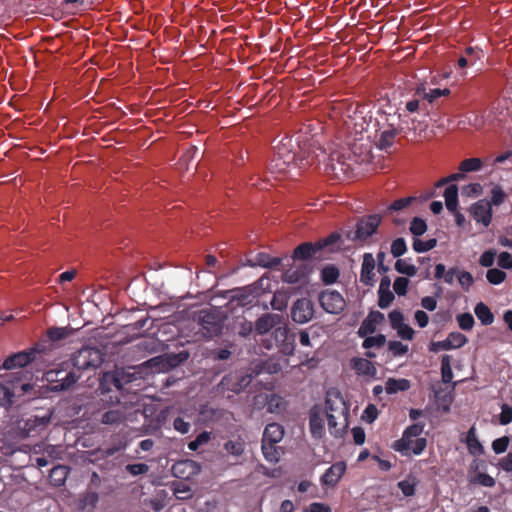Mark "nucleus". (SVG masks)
Returning a JSON list of instances; mask_svg holds the SVG:
<instances>
[{
    "label": "nucleus",
    "instance_id": "nucleus-47",
    "mask_svg": "<svg viewBox=\"0 0 512 512\" xmlns=\"http://www.w3.org/2000/svg\"><path fill=\"white\" fill-rule=\"evenodd\" d=\"M386 343V336L383 334H378L376 336L366 337L363 341V348L370 349L372 347L380 348L384 346Z\"/></svg>",
    "mask_w": 512,
    "mask_h": 512
},
{
    "label": "nucleus",
    "instance_id": "nucleus-21",
    "mask_svg": "<svg viewBox=\"0 0 512 512\" xmlns=\"http://www.w3.org/2000/svg\"><path fill=\"white\" fill-rule=\"evenodd\" d=\"M281 320L278 314L266 313L259 317L255 322V331L258 334H265L275 327Z\"/></svg>",
    "mask_w": 512,
    "mask_h": 512
},
{
    "label": "nucleus",
    "instance_id": "nucleus-35",
    "mask_svg": "<svg viewBox=\"0 0 512 512\" xmlns=\"http://www.w3.org/2000/svg\"><path fill=\"white\" fill-rule=\"evenodd\" d=\"M483 166V161L480 158H468L463 160L459 164V170L461 172H476L479 171Z\"/></svg>",
    "mask_w": 512,
    "mask_h": 512
},
{
    "label": "nucleus",
    "instance_id": "nucleus-10",
    "mask_svg": "<svg viewBox=\"0 0 512 512\" xmlns=\"http://www.w3.org/2000/svg\"><path fill=\"white\" fill-rule=\"evenodd\" d=\"M251 381L250 374L235 371L225 375L218 384V388L221 392L230 391L238 394L249 386Z\"/></svg>",
    "mask_w": 512,
    "mask_h": 512
},
{
    "label": "nucleus",
    "instance_id": "nucleus-2",
    "mask_svg": "<svg viewBox=\"0 0 512 512\" xmlns=\"http://www.w3.org/2000/svg\"><path fill=\"white\" fill-rule=\"evenodd\" d=\"M325 411L330 434L335 438L343 437L348 427L349 410L337 389L332 388L326 392Z\"/></svg>",
    "mask_w": 512,
    "mask_h": 512
},
{
    "label": "nucleus",
    "instance_id": "nucleus-56",
    "mask_svg": "<svg viewBox=\"0 0 512 512\" xmlns=\"http://www.w3.org/2000/svg\"><path fill=\"white\" fill-rule=\"evenodd\" d=\"M459 327L462 330L470 331L474 326V318L470 313H462L456 317Z\"/></svg>",
    "mask_w": 512,
    "mask_h": 512
},
{
    "label": "nucleus",
    "instance_id": "nucleus-28",
    "mask_svg": "<svg viewBox=\"0 0 512 512\" xmlns=\"http://www.w3.org/2000/svg\"><path fill=\"white\" fill-rule=\"evenodd\" d=\"M451 93L450 89L444 88H434L430 89L429 92H426L424 88L420 89L418 88L416 90V95L419 97H422L423 99L427 100L429 103H433L436 99L442 97V96H449Z\"/></svg>",
    "mask_w": 512,
    "mask_h": 512
},
{
    "label": "nucleus",
    "instance_id": "nucleus-14",
    "mask_svg": "<svg viewBox=\"0 0 512 512\" xmlns=\"http://www.w3.org/2000/svg\"><path fill=\"white\" fill-rule=\"evenodd\" d=\"M51 422V413L43 416H31L28 418L22 428L24 434L28 437L39 435L43 432Z\"/></svg>",
    "mask_w": 512,
    "mask_h": 512
},
{
    "label": "nucleus",
    "instance_id": "nucleus-12",
    "mask_svg": "<svg viewBox=\"0 0 512 512\" xmlns=\"http://www.w3.org/2000/svg\"><path fill=\"white\" fill-rule=\"evenodd\" d=\"M319 302L322 308L330 314H340L346 306L343 296L335 290L323 291L319 296Z\"/></svg>",
    "mask_w": 512,
    "mask_h": 512
},
{
    "label": "nucleus",
    "instance_id": "nucleus-63",
    "mask_svg": "<svg viewBox=\"0 0 512 512\" xmlns=\"http://www.w3.org/2000/svg\"><path fill=\"white\" fill-rule=\"evenodd\" d=\"M172 426L174 430L181 434H187L191 429V424L180 416L173 419Z\"/></svg>",
    "mask_w": 512,
    "mask_h": 512
},
{
    "label": "nucleus",
    "instance_id": "nucleus-30",
    "mask_svg": "<svg viewBox=\"0 0 512 512\" xmlns=\"http://www.w3.org/2000/svg\"><path fill=\"white\" fill-rule=\"evenodd\" d=\"M410 388V381L407 379L389 378L386 381L385 389L388 394H395L400 391H406Z\"/></svg>",
    "mask_w": 512,
    "mask_h": 512
},
{
    "label": "nucleus",
    "instance_id": "nucleus-51",
    "mask_svg": "<svg viewBox=\"0 0 512 512\" xmlns=\"http://www.w3.org/2000/svg\"><path fill=\"white\" fill-rule=\"evenodd\" d=\"M394 294L390 289L378 290V306L381 309H386L394 300Z\"/></svg>",
    "mask_w": 512,
    "mask_h": 512
},
{
    "label": "nucleus",
    "instance_id": "nucleus-8",
    "mask_svg": "<svg viewBox=\"0 0 512 512\" xmlns=\"http://www.w3.org/2000/svg\"><path fill=\"white\" fill-rule=\"evenodd\" d=\"M272 341L283 355H293L295 350V336L294 334H291L286 327H277L274 330L271 339H267L264 342L265 347L270 349L272 347L270 342Z\"/></svg>",
    "mask_w": 512,
    "mask_h": 512
},
{
    "label": "nucleus",
    "instance_id": "nucleus-44",
    "mask_svg": "<svg viewBox=\"0 0 512 512\" xmlns=\"http://www.w3.org/2000/svg\"><path fill=\"white\" fill-rule=\"evenodd\" d=\"M80 378L79 375H76L74 372H68L65 376L58 380V384L55 385L56 390H67L71 386H73L77 380Z\"/></svg>",
    "mask_w": 512,
    "mask_h": 512
},
{
    "label": "nucleus",
    "instance_id": "nucleus-23",
    "mask_svg": "<svg viewBox=\"0 0 512 512\" xmlns=\"http://www.w3.org/2000/svg\"><path fill=\"white\" fill-rule=\"evenodd\" d=\"M281 264V258L271 257L265 252L258 253L254 259L249 260L250 266H260L263 268H275Z\"/></svg>",
    "mask_w": 512,
    "mask_h": 512
},
{
    "label": "nucleus",
    "instance_id": "nucleus-15",
    "mask_svg": "<svg viewBox=\"0 0 512 512\" xmlns=\"http://www.w3.org/2000/svg\"><path fill=\"white\" fill-rule=\"evenodd\" d=\"M469 212L477 223H481L485 227L490 225L492 220V207L491 203L487 200L482 199L475 202L470 207Z\"/></svg>",
    "mask_w": 512,
    "mask_h": 512
},
{
    "label": "nucleus",
    "instance_id": "nucleus-26",
    "mask_svg": "<svg viewBox=\"0 0 512 512\" xmlns=\"http://www.w3.org/2000/svg\"><path fill=\"white\" fill-rule=\"evenodd\" d=\"M466 445L469 453L473 456H479L484 453V448L476 436V428L474 426L467 432Z\"/></svg>",
    "mask_w": 512,
    "mask_h": 512
},
{
    "label": "nucleus",
    "instance_id": "nucleus-18",
    "mask_svg": "<svg viewBox=\"0 0 512 512\" xmlns=\"http://www.w3.org/2000/svg\"><path fill=\"white\" fill-rule=\"evenodd\" d=\"M375 259L371 253L363 255V262L360 271V281L366 286H373L375 283Z\"/></svg>",
    "mask_w": 512,
    "mask_h": 512
},
{
    "label": "nucleus",
    "instance_id": "nucleus-3",
    "mask_svg": "<svg viewBox=\"0 0 512 512\" xmlns=\"http://www.w3.org/2000/svg\"><path fill=\"white\" fill-rule=\"evenodd\" d=\"M133 380L134 375L123 369L104 373L99 385L101 402L108 405L120 404V396L128 390L126 386Z\"/></svg>",
    "mask_w": 512,
    "mask_h": 512
},
{
    "label": "nucleus",
    "instance_id": "nucleus-33",
    "mask_svg": "<svg viewBox=\"0 0 512 512\" xmlns=\"http://www.w3.org/2000/svg\"><path fill=\"white\" fill-rule=\"evenodd\" d=\"M224 449L227 451L228 454L235 457H239L244 453L245 442L241 439V437H238L233 440H228L224 444Z\"/></svg>",
    "mask_w": 512,
    "mask_h": 512
},
{
    "label": "nucleus",
    "instance_id": "nucleus-38",
    "mask_svg": "<svg viewBox=\"0 0 512 512\" xmlns=\"http://www.w3.org/2000/svg\"><path fill=\"white\" fill-rule=\"evenodd\" d=\"M441 375L444 383H450L453 379V372L451 367V356L443 355L441 359Z\"/></svg>",
    "mask_w": 512,
    "mask_h": 512
},
{
    "label": "nucleus",
    "instance_id": "nucleus-55",
    "mask_svg": "<svg viewBox=\"0 0 512 512\" xmlns=\"http://www.w3.org/2000/svg\"><path fill=\"white\" fill-rule=\"evenodd\" d=\"M424 428L425 423L417 422L406 427L403 433L405 434V438L412 437L417 439L421 438L420 435L423 433Z\"/></svg>",
    "mask_w": 512,
    "mask_h": 512
},
{
    "label": "nucleus",
    "instance_id": "nucleus-27",
    "mask_svg": "<svg viewBox=\"0 0 512 512\" xmlns=\"http://www.w3.org/2000/svg\"><path fill=\"white\" fill-rule=\"evenodd\" d=\"M445 205L450 212H456L458 207V187L449 185L444 191Z\"/></svg>",
    "mask_w": 512,
    "mask_h": 512
},
{
    "label": "nucleus",
    "instance_id": "nucleus-34",
    "mask_svg": "<svg viewBox=\"0 0 512 512\" xmlns=\"http://www.w3.org/2000/svg\"><path fill=\"white\" fill-rule=\"evenodd\" d=\"M340 272L335 265H326L321 270V280L326 285L334 284L339 278Z\"/></svg>",
    "mask_w": 512,
    "mask_h": 512
},
{
    "label": "nucleus",
    "instance_id": "nucleus-6",
    "mask_svg": "<svg viewBox=\"0 0 512 512\" xmlns=\"http://www.w3.org/2000/svg\"><path fill=\"white\" fill-rule=\"evenodd\" d=\"M380 223L381 216L379 214L364 216L358 220L356 230L347 231L345 236L350 241L364 242L376 232Z\"/></svg>",
    "mask_w": 512,
    "mask_h": 512
},
{
    "label": "nucleus",
    "instance_id": "nucleus-36",
    "mask_svg": "<svg viewBox=\"0 0 512 512\" xmlns=\"http://www.w3.org/2000/svg\"><path fill=\"white\" fill-rule=\"evenodd\" d=\"M446 340L450 350L461 348L468 342V338L460 332L449 333Z\"/></svg>",
    "mask_w": 512,
    "mask_h": 512
},
{
    "label": "nucleus",
    "instance_id": "nucleus-7",
    "mask_svg": "<svg viewBox=\"0 0 512 512\" xmlns=\"http://www.w3.org/2000/svg\"><path fill=\"white\" fill-rule=\"evenodd\" d=\"M316 150L319 151L317 154L319 155L318 159L320 163L324 162L326 168L331 170L336 176L340 173L347 174L352 171V166L349 162L351 160L350 155L347 156L344 152L335 150L326 157V153L321 148H317Z\"/></svg>",
    "mask_w": 512,
    "mask_h": 512
},
{
    "label": "nucleus",
    "instance_id": "nucleus-59",
    "mask_svg": "<svg viewBox=\"0 0 512 512\" xmlns=\"http://www.w3.org/2000/svg\"><path fill=\"white\" fill-rule=\"evenodd\" d=\"M67 476V467L57 466L51 470L50 477L56 482V485H62Z\"/></svg>",
    "mask_w": 512,
    "mask_h": 512
},
{
    "label": "nucleus",
    "instance_id": "nucleus-45",
    "mask_svg": "<svg viewBox=\"0 0 512 512\" xmlns=\"http://www.w3.org/2000/svg\"><path fill=\"white\" fill-rule=\"evenodd\" d=\"M470 484H478L484 487H494L495 479L486 473H477L475 476L469 479Z\"/></svg>",
    "mask_w": 512,
    "mask_h": 512
},
{
    "label": "nucleus",
    "instance_id": "nucleus-58",
    "mask_svg": "<svg viewBox=\"0 0 512 512\" xmlns=\"http://www.w3.org/2000/svg\"><path fill=\"white\" fill-rule=\"evenodd\" d=\"M191 466L192 464L190 461H179L172 466V473L175 477L178 478H188L190 473L185 474V470L187 467Z\"/></svg>",
    "mask_w": 512,
    "mask_h": 512
},
{
    "label": "nucleus",
    "instance_id": "nucleus-4",
    "mask_svg": "<svg viewBox=\"0 0 512 512\" xmlns=\"http://www.w3.org/2000/svg\"><path fill=\"white\" fill-rule=\"evenodd\" d=\"M47 350L46 343L39 342L28 350L20 351L9 357H7L2 368L11 370L14 368H23L33 361H36L41 354H44Z\"/></svg>",
    "mask_w": 512,
    "mask_h": 512
},
{
    "label": "nucleus",
    "instance_id": "nucleus-19",
    "mask_svg": "<svg viewBox=\"0 0 512 512\" xmlns=\"http://www.w3.org/2000/svg\"><path fill=\"white\" fill-rule=\"evenodd\" d=\"M321 250L318 248V242H304L298 245L293 251V259L294 260H309L312 258H316L317 254L320 253Z\"/></svg>",
    "mask_w": 512,
    "mask_h": 512
},
{
    "label": "nucleus",
    "instance_id": "nucleus-11",
    "mask_svg": "<svg viewBox=\"0 0 512 512\" xmlns=\"http://www.w3.org/2000/svg\"><path fill=\"white\" fill-rule=\"evenodd\" d=\"M198 324L203 330V334L208 337H214L222 331V321L219 315L211 310H202L198 316Z\"/></svg>",
    "mask_w": 512,
    "mask_h": 512
},
{
    "label": "nucleus",
    "instance_id": "nucleus-20",
    "mask_svg": "<svg viewBox=\"0 0 512 512\" xmlns=\"http://www.w3.org/2000/svg\"><path fill=\"white\" fill-rule=\"evenodd\" d=\"M103 406H109L108 404L103 403ZM116 406L114 409H109L102 413L101 415V423L105 425H118L125 420V407L120 404H114Z\"/></svg>",
    "mask_w": 512,
    "mask_h": 512
},
{
    "label": "nucleus",
    "instance_id": "nucleus-52",
    "mask_svg": "<svg viewBox=\"0 0 512 512\" xmlns=\"http://www.w3.org/2000/svg\"><path fill=\"white\" fill-rule=\"evenodd\" d=\"M231 302L237 301V305L246 306L251 303L250 295L243 289H235L231 291Z\"/></svg>",
    "mask_w": 512,
    "mask_h": 512
},
{
    "label": "nucleus",
    "instance_id": "nucleus-37",
    "mask_svg": "<svg viewBox=\"0 0 512 512\" xmlns=\"http://www.w3.org/2000/svg\"><path fill=\"white\" fill-rule=\"evenodd\" d=\"M412 246H413V249L415 252L424 253V252L432 250L433 248H435L437 246V239L431 238L427 241H423L419 238H414Z\"/></svg>",
    "mask_w": 512,
    "mask_h": 512
},
{
    "label": "nucleus",
    "instance_id": "nucleus-40",
    "mask_svg": "<svg viewBox=\"0 0 512 512\" xmlns=\"http://www.w3.org/2000/svg\"><path fill=\"white\" fill-rule=\"evenodd\" d=\"M277 443H270L268 441L262 440V452L264 458L269 462H277L278 461V452L276 449Z\"/></svg>",
    "mask_w": 512,
    "mask_h": 512
},
{
    "label": "nucleus",
    "instance_id": "nucleus-60",
    "mask_svg": "<svg viewBox=\"0 0 512 512\" xmlns=\"http://www.w3.org/2000/svg\"><path fill=\"white\" fill-rule=\"evenodd\" d=\"M409 280L406 277H397L393 284L395 293L399 296H404L407 293Z\"/></svg>",
    "mask_w": 512,
    "mask_h": 512
},
{
    "label": "nucleus",
    "instance_id": "nucleus-62",
    "mask_svg": "<svg viewBox=\"0 0 512 512\" xmlns=\"http://www.w3.org/2000/svg\"><path fill=\"white\" fill-rule=\"evenodd\" d=\"M483 191V187L480 183H470L462 187V194L468 197H477Z\"/></svg>",
    "mask_w": 512,
    "mask_h": 512
},
{
    "label": "nucleus",
    "instance_id": "nucleus-57",
    "mask_svg": "<svg viewBox=\"0 0 512 512\" xmlns=\"http://www.w3.org/2000/svg\"><path fill=\"white\" fill-rule=\"evenodd\" d=\"M388 350L392 353L394 357L405 355L408 352V346L404 345L400 341H389L388 342Z\"/></svg>",
    "mask_w": 512,
    "mask_h": 512
},
{
    "label": "nucleus",
    "instance_id": "nucleus-5",
    "mask_svg": "<svg viewBox=\"0 0 512 512\" xmlns=\"http://www.w3.org/2000/svg\"><path fill=\"white\" fill-rule=\"evenodd\" d=\"M71 361L78 370L95 369L102 364L103 353L96 347L84 346L72 355Z\"/></svg>",
    "mask_w": 512,
    "mask_h": 512
},
{
    "label": "nucleus",
    "instance_id": "nucleus-39",
    "mask_svg": "<svg viewBox=\"0 0 512 512\" xmlns=\"http://www.w3.org/2000/svg\"><path fill=\"white\" fill-rule=\"evenodd\" d=\"M70 334L71 330L68 327H52L47 331V336L52 342L63 340Z\"/></svg>",
    "mask_w": 512,
    "mask_h": 512
},
{
    "label": "nucleus",
    "instance_id": "nucleus-25",
    "mask_svg": "<svg viewBox=\"0 0 512 512\" xmlns=\"http://www.w3.org/2000/svg\"><path fill=\"white\" fill-rule=\"evenodd\" d=\"M284 436V428L278 423H269L263 432V441L279 443Z\"/></svg>",
    "mask_w": 512,
    "mask_h": 512
},
{
    "label": "nucleus",
    "instance_id": "nucleus-32",
    "mask_svg": "<svg viewBox=\"0 0 512 512\" xmlns=\"http://www.w3.org/2000/svg\"><path fill=\"white\" fill-rule=\"evenodd\" d=\"M306 278L305 269L298 267L295 269H288L283 273V281L289 284H296Z\"/></svg>",
    "mask_w": 512,
    "mask_h": 512
},
{
    "label": "nucleus",
    "instance_id": "nucleus-50",
    "mask_svg": "<svg viewBox=\"0 0 512 512\" xmlns=\"http://www.w3.org/2000/svg\"><path fill=\"white\" fill-rule=\"evenodd\" d=\"M407 251V244L404 238L399 237L393 240L391 244V254L398 258L402 255H404Z\"/></svg>",
    "mask_w": 512,
    "mask_h": 512
},
{
    "label": "nucleus",
    "instance_id": "nucleus-64",
    "mask_svg": "<svg viewBox=\"0 0 512 512\" xmlns=\"http://www.w3.org/2000/svg\"><path fill=\"white\" fill-rule=\"evenodd\" d=\"M499 422L501 425H508L512 422V407L508 404H503L501 406Z\"/></svg>",
    "mask_w": 512,
    "mask_h": 512
},
{
    "label": "nucleus",
    "instance_id": "nucleus-53",
    "mask_svg": "<svg viewBox=\"0 0 512 512\" xmlns=\"http://www.w3.org/2000/svg\"><path fill=\"white\" fill-rule=\"evenodd\" d=\"M506 199V194L503 191L502 187L499 185H495L491 190V199L488 201L491 203V207L501 205Z\"/></svg>",
    "mask_w": 512,
    "mask_h": 512
},
{
    "label": "nucleus",
    "instance_id": "nucleus-29",
    "mask_svg": "<svg viewBox=\"0 0 512 512\" xmlns=\"http://www.w3.org/2000/svg\"><path fill=\"white\" fill-rule=\"evenodd\" d=\"M474 312L483 325H491L494 322L493 313L491 312L490 308L483 302L476 304Z\"/></svg>",
    "mask_w": 512,
    "mask_h": 512
},
{
    "label": "nucleus",
    "instance_id": "nucleus-9",
    "mask_svg": "<svg viewBox=\"0 0 512 512\" xmlns=\"http://www.w3.org/2000/svg\"><path fill=\"white\" fill-rule=\"evenodd\" d=\"M427 446L426 438H405V434L402 433V437L393 442L392 448L399 452L402 456L410 457L411 455H420L424 452Z\"/></svg>",
    "mask_w": 512,
    "mask_h": 512
},
{
    "label": "nucleus",
    "instance_id": "nucleus-31",
    "mask_svg": "<svg viewBox=\"0 0 512 512\" xmlns=\"http://www.w3.org/2000/svg\"><path fill=\"white\" fill-rule=\"evenodd\" d=\"M398 134V130L396 128H389L380 133L377 145L380 149H387L394 144L395 137Z\"/></svg>",
    "mask_w": 512,
    "mask_h": 512
},
{
    "label": "nucleus",
    "instance_id": "nucleus-48",
    "mask_svg": "<svg viewBox=\"0 0 512 512\" xmlns=\"http://www.w3.org/2000/svg\"><path fill=\"white\" fill-rule=\"evenodd\" d=\"M409 230L413 235L418 237L427 231V224L422 218L414 217L410 223Z\"/></svg>",
    "mask_w": 512,
    "mask_h": 512
},
{
    "label": "nucleus",
    "instance_id": "nucleus-22",
    "mask_svg": "<svg viewBox=\"0 0 512 512\" xmlns=\"http://www.w3.org/2000/svg\"><path fill=\"white\" fill-rule=\"evenodd\" d=\"M342 234L338 231H334L330 233L327 237L319 239L318 248H320L321 252L325 251L328 253H333L338 251L340 247Z\"/></svg>",
    "mask_w": 512,
    "mask_h": 512
},
{
    "label": "nucleus",
    "instance_id": "nucleus-54",
    "mask_svg": "<svg viewBox=\"0 0 512 512\" xmlns=\"http://www.w3.org/2000/svg\"><path fill=\"white\" fill-rule=\"evenodd\" d=\"M416 200L415 197L413 196H410V197H404V198H399L395 201H393L389 206H388V211L389 212H394V211H400L406 207H408L410 204H412L414 201Z\"/></svg>",
    "mask_w": 512,
    "mask_h": 512
},
{
    "label": "nucleus",
    "instance_id": "nucleus-61",
    "mask_svg": "<svg viewBox=\"0 0 512 512\" xmlns=\"http://www.w3.org/2000/svg\"><path fill=\"white\" fill-rule=\"evenodd\" d=\"M509 442L508 436L497 438L492 442V449L496 454L504 453L509 446Z\"/></svg>",
    "mask_w": 512,
    "mask_h": 512
},
{
    "label": "nucleus",
    "instance_id": "nucleus-24",
    "mask_svg": "<svg viewBox=\"0 0 512 512\" xmlns=\"http://www.w3.org/2000/svg\"><path fill=\"white\" fill-rule=\"evenodd\" d=\"M351 367L359 375L374 376L376 374L374 364L366 358H353L351 360Z\"/></svg>",
    "mask_w": 512,
    "mask_h": 512
},
{
    "label": "nucleus",
    "instance_id": "nucleus-46",
    "mask_svg": "<svg viewBox=\"0 0 512 512\" xmlns=\"http://www.w3.org/2000/svg\"><path fill=\"white\" fill-rule=\"evenodd\" d=\"M211 439V433L203 431L196 436V438L188 443V449L191 451H197L200 446L208 443Z\"/></svg>",
    "mask_w": 512,
    "mask_h": 512
},
{
    "label": "nucleus",
    "instance_id": "nucleus-42",
    "mask_svg": "<svg viewBox=\"0 0 512 512\" xmlns=\"http://www.w3.org/2000/svg\"><path fill=\"white\" fill-rule=\"evenodd\" d=\"M282 370V365L279 361L274 359H268L259 365L257 373L266 372L268 374H276Z\"/></svg>",
    "mask_w": 512,
    "mask_h": 512
},
{
    "label": "nucleus",
    "instance_id": "nucleus-16",
    "mask_svg": "<svg viewBox=\"0 0 512 512\" xmlns=\"http://www.w3.org/2000/svg\"><path fill=\"white\" fill-rule=\"evenodd\" d=\"M346 471V464L343 461L332 464L321 476V483L328 487L337 485Z\"/></svg>",
    "mask_w": 512,
    "mask_h": 512
},
{
    "label": "nucleus",
    "instance_id": "nucleus-49",
    "mask_svg": "<svg viewBox=\"0 0 512 512\" xmlns=\"http://www.w3.org/2000/svg\"><path fill=\"white\" fill-rule=\"evenodd\" d=\"M486 278L489 283H491L493 285H498V284H501L505 280L506 273L500 269L491 268L487 271Z\"/></svg>",
    "mask_w": 512,
    "mask_h": 512
},
{
    "label": "nucleus",
    "instance_id": "nucleus-17",
    "mask_svg": "<svg viewBox=\"0 0 512 512\" xmlns=\"http://www.w3.org/2000/svg\"><path fill=\"white\" fill-rule=\"evenodd\" d=\"M309 428L314 439H322L325 434L324 419L320 408L315 405L309 412Z\"/></svg>",
    "mask_w": 512,
    "mask_h": 512
},
{
    "label": "nucleus",
    "instance_id": "nucleus-1",
    "mask_svg": "<svg viewBox=\"0 0 512 512\" xmlns=\"http://www.w3.org/2000/svg\"><path fill=\"white\" fill-rule=\"evenodd\" d=\"M319 155L313 148L303 149L299 153L293 150V140L285 137L274 146L273 157L269 163V169L273 173H286L291 168L305 169L309 166L319 164Z\"/></svg>",
    "mask_w": 512,
    "mask_h": 512
},
{
    "label": "nucleus",
    "instance_id": "nucleus-13",
    "mask_svg": "<svg viewBox=\"0 0 512 512\" xmlns=\"http://www.w3.org/2000/svg\"><path fill=\"white\" fill-rule=\"evenodd\" d=\"M314 310L313 304L309 299H298L292 306L291 317L292 320L299 324H304L310 321L313 317Z\"/></svg>",
    "mask_w": 512,
    "mask_h": 512
},
{
    "label": "nucleus",
    "instance_id": "nucleus-41",
    "mask_svg": "<svg viewBox=\"0 0 512 512\" xmlns=\"http://www.w3.org/2000/svg\"><path fill=\"white\" fill-rule=\"evenodd\" d=\"M173 493L177 499L185 500L192 497V490L189 485L183 482L173 484Z\"/></svg>",
    "mask_w": 512,
    "mask_h": 512
},
{
    "label": "nucleus",
    "instance_id": "nucleus-43",
    "mask_svg": "<svg viewBox=\"0 0 512 512\" xmlns=\"http://www.w3.org/2000/svg\"><path fill=\"white\" fill-rule=\"evenodd\" d=\"M395 270L400 273L407 275L409 277H413L417 273V268L413 264H409L404 259H398L395 263Z\"/></svg>",
    "mask_w": 512,
    "mask_h": 512
}]
</instances>
